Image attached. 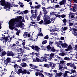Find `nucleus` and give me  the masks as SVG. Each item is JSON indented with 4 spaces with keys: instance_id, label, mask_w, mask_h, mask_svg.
<instances>
[{
    "instance_id": "obj_51",
    "label": "nucleus",
    "mask_w": 77,
    "mask_h": 77,
    "mask_svg": "<svg viewBox=\"0 0 77 77\" xmlns=\"http://www.w3.org/2000/svg\"><path fill=\"white\" fill-rule=\"evenodd\" d=\"M67 29H68V27H65L63 29V31H65V30H67Z\"/></svg>"
},
{
    "instance_id": "obj_1",
    "label": "nucleus",
    "mask_w": 77,
    "mask_h": 77,
    "mask_svg": "<svg viewBox=\"0 0 77 77\" xmlns=\"http://www.w3.org/2000/svg\"><path fill=\"white\" fill-rule=\"evenodd\" d=\"M1 5L4 7V9H10V6L11 5V4H10L9 2H7V4H6V2H5V0H1Z\"/></svg>"
},
{
    "instance_id": "obj_28",
    "label": "nucleus",
    "mask_w": 77,
    "mask_h": 77,
    "mask_svg": "<svg viewBox=\"0 0 77 77\" xmlns=\"http://www.w3.org/2000/svg\"><path fill=\"white\" fill-rule=\"evenodd\" d=\"M1 54L2 56H5L6 54V52L5 51H2Z\"/></svg>"
},
{
    "instance_id": "obj_49",
    "label": "nucleus",
    "mask_w": 77,
    "mask_h": 77,
    "mask_svg": "<svg viewBox=\"0 0 77 77\" xmlns=\"http://www.w3.org/2000/svg\"><path fill=\"white\" fill-rule=\"evenodd\" d=\"M75 66V65L71 63L70 65V67H71L72 68H73Z\"/></svg>"
},
{
    "instance_id": "obj_14",
    "label": "nucleus",
    "mask_w": 77,
    "mask_h": 77,
    "mask_svg": "<svg viewBox=\"0 0 77 77\" xmlns=\"http://www.w3.org/2000/svg\"><path fill=\"white\" fill-rule=\"evenodd\" d=\"M22 74H30V72L28 71H27L26 70H24L23 71H22Z\"/></svg>"
},
{
    "instance_id": "obj_31",
    "label": "nucleus",
    "mask_w": 77,
    "mask_h": 77,
    "mask_svg": "<svg viewBox=\"0 0 77 77\" xmlns=\"http://www.w3.org/2000/svg\"><path fill=\"white\" fill-rule=\"evenodd\" d=\"M65 61H64L63 60L60 61V64L63 65V63H65Z\"/></svg>"
},
{
    "instance_id": "obj_43",
    "label": "nucleus",
    "mask_w": 77,
    "mask_h": 77,
    "mask_svg": "<svg viewBox=\"0 0 77 77\" xmlns=\"http://www.w3.org/2000/svg\"><path fill=\"white\" fill-rule=\"evenodd\" d=\"M60 16L62 18H64L65 17H66V15H65L64 14H63L62 15H60Z\"/></svg>"
},
{
    "instance_id": "obj_4",
    "label": "nucleus",
    "mask_w": 77,
    "mask_h": 77,
    "mask_svg": "<svg viewBox=\"0 0 77 77\" xmlns=\"http://www.w3.org/2000/svg\"><path fill=\"white\" fill-rule=\"evenodd\" d=\"M19 50L20 51H21V53H20L18 55V59H21V56H22V55H23V54L24 53V51L23 49H22V48H20Z\"/></svg>"
},
{
    "instance_id": "obj_7",
    "label": "nucleus",
    "mask_w": 77,
    "mask_h": 77,
    "mask_svg": "<svg viewBox=\"0 0 77 77\" xmlns=\"http://www.w3.org/2000/svg\"><path fill=\"white\" fill-rule=\"evenodd\" d=\"M72 29L73 31V32L72 31V34L74 35L75 36H77V29L74 28H72Z\"/></svg>"
},
{
    "instance_id": "obj_33",
    "label": "nucleus",
    "mask_w": 77,
    "mask_h": 77,
    "mask_svg": "<svg viewBox=\"0 0 77 77\" xmlns=\"http://www.w3.org/2000/svg\"><path fill=\"white\" fill-rule=\"evenodd\" d=\"M73 24V23H72L70 22V21L69 22V27L72 26Z\"/></svg>"
},
{
    "instance_id": "obj_32",
    "label": "nucleus",
    "mask_w": 77,
    "mask_h": 77,
    "mask_svg": "<svg viewBox=\"0 0 77 77\" xmlns=\"http://www.w3.org/2000/svg\"><path fill=\"white\" fill-rule=\"evenodd\" d=\"M46 47L47 49H48V50H50V49H51V47H50V45H48V46Z\"/></svg>"
},
{
    "instance_id": "obj_35",
    "label": "nucleus",
    "mask_w": 77,
    "mask_h": 77,
    "mask_svg": "<svg viewBox=\"0 0 77 77\" xmlns=\"http://www.w3.org/2000/svg\"><path fill=\"white\" fill-rule=\"evenodd\" d=\"M63 68V66L62 65H60L59 66V69L60 70H62Z\"/></svg>"
},
{
    "instance_id": "obj_55",
    "label": "nucleus",
    "mask_w": 77,
    "mask_h": 77,
    "mask_svg": "<svg viewBox=\"0 0 77 77\" xmlns=\"http://www.w3.org/2000/svg\"><path fill=\"white\" fill-rule=\"evenodd\" d=\"M34 54H35L36 56H37V57H39V53L38 54L37 53H34Z\"/></svg>"
},
{
    "instance_id": "obj_34",
    "label": "nucleus",
    "mask_w": 77,
    "mask_h": 77,
    "mask_svg": "<svg viewBox=\"0 0 77 77\" xmlns=\"http://www.w3.org/2000/svg\"><path fill=\"white\" fill-rule=\"evenodd\" d=\"M39 76H41L42 77H44V75L43 74L40 73L39 72Z\"/></svg>"
},
{
    "instance_id": "obj_10",
    "label": "nucleus",
    "mask_w": 77,
    "mask_h": 77,
    "mask_svg": "<svg viewBox=\"0 0 77 77\" xmlns=\"http://www.w3.org/2000/svg\"><path fill=\"white\" fill-rule=\"evenodd\" d=\"M61 45L62 47H63V48H67V47H68V46L66 43H64L63 44L61 43Z\"/></svg>"
},
{
    "instance_id": "obj_2",
    "label": "nucleus",
    "mask_w": 77,
    "mask_h": 77,
    "mask_svg": "<svg viewBox=\"0 0 77 77\" xmlns=\"http://www.w3.org/2000/svg\"><path fill=\"white\" fill-rule=\"evenodd\" d=\"M22 18H23V17L19 16L17 17L16 19L15 20L16 22L18 23V26H19L20 27L23 26V22H22V21H21Z\"/></svg>"
},
{
    "instance_id": "obj_25",
    "label": "nucleus",
    "mask_w": 77,
    "mask_h": 77,
    "mask_svg": "<svg viewBox=\"0 0 77 77\" xmlns=\"http://www.w3.org/2000/svg\"><path fill=\"white\" fill-rule=\"evenodd\" d=\"M51 51L52 52H55V51H56V49H54V47H53L51 48Z\"/></svg>"
},
{
    "instance_id": "obj_40",
    "label": "nucleus",
    "mask_w": 77,
    "mask_h": 77,
    "mask_svg": "<svg viewBox=\"0 0 77 77\" xmlns=\"http://www.w3.org/2000/svg\"><path fill=\"white\" fill-rule=\"evenodd\" d=\"M55 16L56 17H58V18H60V19L61 16L59 14H55Z\"/></svg>"
},
{
    "instance_id": "obj_20",
    "label": "nucleus",
    "mask_w": 77,
    "mask_h": 77,
    "mask_svg": "<svg viewBox=\"0 0 77 77\" xmlns=\"http://www.w3.org/2000/svg\"><path fill=\"white\" fill-rule=\"evenodd\" d=\"M35 51H37V52H38L39 51V50H40V48H39V47H38V46H35Z\"/></svg>"
},
{
    "instance_id": "obj_42",
    "label": "nucleus",
    "mask_w": 77,
    "mask_h": 77,
    "mask_svg": "<svg viewBox=\"0 0 77 77\" xmlns=\"http://www.w3.org/2000/svg\"><path fill=\"white\" fill-rule=\"evenodd\" d=\"M27 35L28 34H27L24 33V34H23L24 38H27Z\"/></svg>"
},
{
    "instance_id": "obj_59",
    "label": "nucleus",
    "mask_w": 77,
    "mask_h": 77,
    "mask_svg": "<svg viewBox=\"0 0 77 77\" xmlns=\"http://www.w3.org/2000/svg\"><path fill=\"white\" fill-rule=\"evenodd\" d=\"M41 48H42V49H43V50H45V47L43 46L42 45L41 46Z\"/></svg>"
},
{
    "instance_id": "obj_27",
    "label": "nucleus",
    "mask_w": 77,
    "mask_h": 77,
    "mask_svg": "<svg viewBox=\"0 0 77 77\" xmlns=\"http://www.w3.org/2000/svg\"><path fill=\"white\" fill-rule=\"evenodd\" d=\"M2 38H3V39H4V41H8V37H2Z\"/></svg>"
},
{
    "instance_id": "obj_23",
    "label": "nucleus",
    "mask_w": 77,
    "mask_h": 77,
    "mask_svg": "<svg viewBox=\"0 0 77 77\" xmlns=\"http://www.w3.org/2000/svg\"><path fill=\"white\" fill-rule=\"evenodd\" d=\"M56 18H57L56 17L54 18L53 17L52 18H51L50 20L52 22H52V23H54V21H55V19H56Z\"/></svg>"
},
{
    "instance_id": "obj_46",
    "label": "nucleus",
    "mask_w": 77,
    "mask_h": 77,
    "mask_svg": "<svg viewBox=\"0 0 77 77\" xmlns=\"http://www.w3.org/2000/svg\"><path fill=\"white\" fill-rule=\"evenodd\" d=\"M40 18H41V17H40V16L39 15L37 17V20L38 21H39V20H40Z\"/></svg>"
},
{
    "instance_id": "obj_9",
    "label": "nucleus",
    "mask_w": 77,
    "mask_h": 77,
    "mask_svg": "<svg viewBox=\"0 0 77 77\" xmlns=\"http://www.w3.org/2000/svg\"><path fill=\"white\" fill-rule=\"evenodd\" d=\"M11 59L9 58V57H8L5 61V63L6 64H8L9 62H11Z\"/></svg>"
},
{
    "instance_id": "obj_63",
    "label": "nucleus",
    "mask_w": 77,
    "mask_h": 77,
    "mask_svg": "<svg viewBox=\"0 0 77 77\" xmlns=\"http://www.w3.org/2000/svg\"><path fill=\"white\" fill-rule=\"evenodd\" d=\"M64 39L65 38L63 37H61L60 38V39L61 40H64Z\"/></svg>"
},
{
    "instance_id": "obj_52",
    "label": "nucleus",
    "mask_w": 77,
    "mask_h": 77,
    "mask_svg": "<svg viewBox=\"0 0 77 77\" xmlns=\"http://www.w3.org/2000/svg\"><path fill=\"white\" fill-rule=\"evenodd\" d=\"M44 22V21H43V20H41V21H40L39 22V23L40 24H42V23H43V22Z\"/></svg>"
},
{
    "instance_id": "obj_13",
    "label": "nucleus",
    "mask_w": 77,
    "mask_h": 77,
    "mask_svg": "<svg viewBox=\"0 0 77 77\" xmlns=\"http://www.w3.org/2000/svg\"><path fill=\"white\" fill-rule=\"evenodd\" d=\"M44 20H50V17L48 16V15H44L43 16Z\"/></svg>"
},
{
    "instance_id": "obj_44",
    "label": "nucleus",
    "mask_w": 77,
    "mask_h": 77,
    "mask_svg": "<svg viewBox=\"0 0 77 77\" xmlns=\"http://www.w3.org/2000/svg\"><path fill=\"white\" fill-rule=\"evenodd\" d=\"M54 53H51L49 56L50 57H54Z\"/></svg>"
},
{
    "instance_id": "obj_37",
    "label": "nucleus",
    "mask_w": 77,
    "mask_h": 77,
    "mask_svg": "<svg viewBox=\"0 0 77 77\" xmlns=\"http://www.w3.org/2000/svg\"><path fill=\"white\" fill-rule=\"evenodd\" d=\"M18 66H18V65L17 64H15L14 66V67L15 68H18Z\"/></svg>"
},
{
    "instance_id": "obj_60",
    "label": "nucleus",
    "mask_w": 77,
    "mask_h": 77,
    "mask_svg": "<svg viewBox=\"0 0 77 77\" xmlns=\"http://www.w3.org/2000/svg\"><path fill=\"white\" fill-rule=\"evenodd\" d=\"M68 70L69 71V74H72V73H71V69H68Z\"/></svg>"
},
{
    "instance_id": "obj_30",
    "label": "nucleus",
    "mask_w": 77,
    "mask_h": 77,
    "mask_svg": "<svg viewBox=\"0 0 77 77\" xmlns=\"http://www.w3.org/2000/svg\"><path fill=\"white\" fill-rule=\"evenodd\" d=\"M65 54L64 53H60L59 54V56H65Z\"/></svg>"
},
{
    "instance_id": "obj_5",
    "label": "nucleus",
    "mask_w": 77,
    "mask_h": 77,
    "mask_svg": "<svg viewBox=\"0 0 77 77\" xmlns=\"http://www.w3.org/2000/svg\"><path fill=\"white\" fill-rule=\"evenodd\" d=\"M6 54L7 56H14V54L12 51H8L6 52Z\"/></svg>"
},
{
    "instance_id": "obj_58",
    "label": "nucleus",
    "mask_w": 77,
    "mask_h": 77,
    "mask_svg": "<svg viewBox=\"0 0 77 77\" xmlns=\"http://www.w3.org/2000/svg\"><path fill=\"white\" fill-rule=\"evenodd\" d=\"M35 75L36 76H38V75H39V72H36L35 73Z\"/></svg>"
},
{
    "instance_id": "obj_45",
    "label": "nucleus",
    "mask_w": 77,
    "mask_h": 77,
    "mask_svg": "<svg viewBox=\"0 0 77 77\" xmlns=\"http://www.w3.org/2000/svg\"><path fill=\"white\" fill-rule=\"evenodd\" d=\"M30 26H33L35 28V29H36L37 27V26H36L35 25H34L33 24H30Z\"/></svg>"
},
{
    "instance_id": "obj_11",
    "label": "nucleus",
    "mask_w": 77,
    "mask_h": 77,
    "mask_svg": "<svg viewBox=\"0 0 77 77\" xmlns=\"http://www.w3.org/2000/svg\"><path fill=\"white\" fill-rule=\"evenodd\" d=\"M33 61L35 62H42L41 60H40L39 59V58L36 57V59H34L33 60Z\"/></svg>"
},
{
    "instance_id": "obj_38",
    "label": "nucleus",
    "mask_w": 77,
    "mask_h": 77,
    "mask_svg": "<svg viewBox=\"0 0 77 77\" xmlns=\"http://www.w3.org/2000/svg\"><path fill=\"white\" fill-rule=\"evenodd\" d=\"M60 8L61 7L60 6H59V5H57L55 6V8Z\"/></svg>"
},
{
    "instance_id": "obj_56",
    "label": "nucleus",
    "mask_w": 77,
    "mask_h": 77,
    "mask_svg": "<svg viewBox=\"0 0 77 77\" xmlns=\"http://www.w3.org/2000/svg\"><path fill=\"white\" fill-rule=\"evenodd\" d=\"M71 64V63H68L66 64V65L67 66H70Z\"/></svg>"
},
{
    "instance_id": "obj_62",
    "label": "nucleus",
    "mask_w": 77,
    "mask_h": 77,
    "mask_svg": "<svg viewBox=\"0 0 77 77\" xmlns=\"http://www.w3.org/2000/svg\"><path fill=\"white\" fill-rule=\"evenodd\" d=\"M16 44L17 46H18V47H20V44L19 43H18V42H17L16 43Z\"/></svg>"
},
{
    "instance_id": "obj_64",
    "label": "nucleus",
    "mask_w": 77,
    "mask_h": 77,
    "mask_svg": "<svg viewBox=\"0 0 77 77\" xmlns=\"http://www.w3.org/2000/svg\"><path fill=\"white\" fill-rule=\"evenodd\" d=\"M73 1L75 3H77V0H73Z\"/></svg>"
},
{
    "instance_id": "obj_17",
    "label": "nucleus",
    "mask_w": 77,
    "mask_h": 77,
    "mask_svg": "<svg viewBox=\"0 0 77 77\" xmlns=\"http://www.w3.org/2000/svg\"><path fill=\"white\" fill-rule=\"evenodd\" d=\"M62 74H63V73H62V72H60L56 73V76H57V77H61Z\"/></svg>"
},
{
    "instance_id": "obj_24",
    "label": "nucleus",
    "mask_w": 77,
    "mask_h": 77,
    "mask_svg": "<svg viewBox=\"0 0 77 77\" xmlns=\"http://www.w3.org/2000/svg\"><path fill=\"white\" fill-rule=\"evenodd\" d=\"M62 21L63 22V23L64 24V26H66V19L64 18L63 20H62Z\"/></svg>"
},
{
    "instance_id": "obj_61",
    "label": "nucleus",
    "mask_w": 77,
    "mask_h": 77,
    "mask_svg": "<svg viewBox=\"0 0 77 77\" xmlns=\"http://www.w3.org/2000/svg\"><path fill=\"white\" fill-rule=\"evenodd\" d=\"M20 32L17 31L16 34L17 35H19L20 34Z\"/></svg>"
},
{
    "instance_id": "obj_41",
    "label": "nucleus",
    "mask_w": 77,
    "mask_h": 77,
    "mask_svg": "<svg viewBox=\"0 0 77 77\" xmlns=\"http://www.w3.org/2000/svg\"><path fill=\"white\" fill-rule=\"evenodd\" d=\"M44 66L46 68H49V65L47 64H45L44 65Z\"/></svg>"
},
{
    "instance_id": "obj_54",
    "label": "nucleus",
    "mask_w": 77,
    "mask_h": 77,
    "mask_svg": "<svg viewBox=\"0 0 77 77\" xmlns=\"http://www.w3.org/2000/svg\"><path fill=\"white\" fill-rule=\"evenodd\" d=\"M68 48L69 50H71V49L72 48V47H71V45H70L68 47Z\"/></svg>"
},
{
    "instance_id": "obj_53",
    "label": "nucleus",
    "mask_w": 77,
    "mask_h": 77,
    "mask_svg": "<svg viewBox=\"0 0 77 77\" xmlns=\"http://www.w3.org/2000/svg\"><path fill=\"white\" fill-rule=\"evenodd\" d=\"M34 11H34V10H31V14H32V15H33V14L35 13V12H34Z\"/></svg>"
},
{
    "instance_id": "obj_19",
    "label": "nucleus",
    "mask_w": 77,
    "mask_h": 77,
    "mask_svg": "<svg viewBox=\"0 0 77 77\" xmlns=\"http://www.w3.org/2000/svg\"><path fill=\"white\" fill-rule=\"evenodd\" d=\"M72 14H73V13L71 12H70L69 16L70 17H71V18H75V17Z\"/></svg>"
},
{
    "instance_id": "obj_26",
    "label": "nucleus",
    "mask_w": 77,
    "mask_h": 77,
    "mask_svg": "<svg viewBox=\"0 0 77 77\" xmlns=\"http://www.w3.org/2000/svg\"><path fill=\"white\" fill-rule=\"evenodd\" d=\"M41 6V5H38L37 6H35V8H35V9H39Z\"/></svg>"
},
{
    "instance_id": "obj_8",
    "label": "nucleus",
    "mask_w": 77,
    "mask_h": 77,
    "mask_svg": "<svg viewBox=\"0 0 77 77\" xmlns=\"http://www.w3.org/2000/svg\"><path fill=\"white\" fill-rule=\"evenodd\" d=\"M66 0H63L59 2L60 5V6H62V5H65V4L66 3Z\"/></svg>"
},
{
    "instance_id": "obj_50",
    "label": "nucleus",
    "mask_w": 77,
    "mask_h": 77,
    "mask_svg": "<svg viewBox=\"0 0 77 77\" xmlns=\"http://www.w3.org/2000/svg\"><path fill=\"white\" fill-rule=\"evenodd\" d=\"M38 35L40 36H43V34L41 32H39Z\"/></svg>"
},
{
    "instance_id": "obj_39",
    "label": "nucleus",
    "mask_w": 77,
    "mask_h": 77,
    "mask_svg": "<svg viewBox=\"0 0 77 77\" xmlns=\"http://www.w3.org/2000/svg\"><path fill=\"white\" fill-rule=\"evenodd\" d=\"M28 12H28V10H26L25 11H23V13L24 14H27Z\"/></svg>"
},
{
    "instance_id": "obj_21",
    "label": "nucleus",
    "mask_w": 77,
    "mask_h": 77,
    "mask_svg": "<svg viewBox=\"0 0 77 77\" xmlns=\"http://www.w3.org/2000/svg\"><path fill=\"white\" fill-rule=\"evenodd\" d=\"M22 69H20L18 70L17 73V74H19V75H20V74H21V73H22Z\"/></svg>"
},
{
    "instance_id": "obj_47",
    "label": "nucleus",
    "mask_w": 77,
    "mask_h": 77,
    "mask_svg": "<svg viewBox=\"0 0 77 77\" xmlns=\"http://www.w3.org/2000/svg\"><path fill=\"white\" fill-rule=\"evenodd\" d=\"M67 74L66 73H64L63 74V76L64 77H67V76H68V75H67Z\"/></svg>"
},
{
    "instance_id": "obj_6",
    "label": "nucleus",
    "mask_w": 77,
    "mask_h": 77,
    "mask_svg": "<svg viewBox=\"0 0 77 77\" xmlns=\"http://www.w3.org/2000/svg\"><path fill=\"white\" fill-rule=\"evenodd\" d=\"M77 4H74L73 8H71L70 11H72L73 12H76L77 11Z\"/></svg>"
},
{
    "instance_id": "obj_57",
    "label": "nucleus",
    "mask_w": 77,
    "mask_h": 77,
    "mask_svg": "<svg viewBox=\"0 0 77 77\" xmlns=\"http://www.w3.org/2000/svg\"><path fill=\"white\" fill-rule=\"evenodd\" d=\"M22 22H25V20H24V17H22V18L21 19Z\"/></svg>"
},
{
    "instance_id": "obj_36",
    "label": "nucleus",
    "mask_w": 77,
    "mask_h": 77,
    "mask_svg": "<svg viewBox=\"0 0 77 77\" xmlns=\"http://www.w3.org/2000/svg\"><path fill=\"white\" fill-rule=\"evenodd\" d=\"M47 40H45L43 41L42 42V44H43V45H44V44H47Z\"/></svg>"
},
{
    "instance_id": "obj_15",
    "label": "nucleus",
    "mask_w": 77,
    "mask_h": 77,
    "mask_svg": "<svg viewBox=\"0 0 77 77\" xmlns=\"http://www.w3.org/2000/svg\"><path fill=\"white\" fill-rule=\"evenodd\" d=\"M20 66L23 68H25V67H26L27 66V64L25 63L24 62H23L21 63Z\"/></svg>"
},
{
    "instance_id": "obj_3",
    "label": "nucleus",
    "mask_w": 77,
    "mask_h": 77,
    "mask_svg": "<svg viewBox=\"0 0 77 77\" xmlns=\"http://www.w3.org/2000/svg\"><path fill=\"white\" fill-rule=\"evenodd\" d=\"M15 19H14L10 21L9 22V24L10 26L9 28L10 29H11L12 30L15 29Z\"/></svg>"
},
{
    "instance_id": "obj_22",
    "label": "nucleus",
    "mask_w": 77,
    "mask_h": 77,
    "mask_svg": "<svg viewBox=\"0 0 77 77\" xmlns=\"http://www.w3.org/2000/svg\"><path fill=\"white\" fill-rule=\"evenodd\" d=\"M71 73H75V75H77V72L75 70L71 69Z\"/></svg>"
},
{
    "instance_id": "obj_48",
    "label": "nucleus",
    "mask_w": 77,
    "mask_h": 77,
    "mask_svg": "<svg viewBox=\"0 0 77 77\" xmlns=\"http://www.w3.org/2000/svg\"><path fill=\"white\" fill-rule=\"evenodd\" d=\"M49 38L48 35H47L44 37V39H48Z\"/></svg>"
},
{
    "instance_id": "obj_16",
    "label": "nucleus",
    "mask_w": 77,
    "mask_h": 77,
    "mask_svg": "<svg viewBox=\"0 0 77 77\" xmlns=\"http://www.w3.org/2000/svg\"><path fill=\"white\" fill-rule=\"evenodd\" d=\"M37 11L38 10L37 9H35L34 11V14H35V16H34V19H35V18H36V16L38 15V14H37L38 13V12H37Z\"/></svg>"
},
{
    "instance_id": "obj_29",
    "label": "nucleus",
    "mask_w": 77,
    "mask_h": 77,
    "mask_svg": "<svg viewBox=\"0 0 77 77\" xmlns=\"http://www.w3.org/2000/svg\"><path fill=\"white\" fill-rule=\"evenodd\" d=\"M23 41H22V44L23 46H24L26 44V42L25 41V40H22Z\"/></svg>"
},
{
    "instance_id": "obj_12",
    "label": "nucleus",
    "mask_w": 77,
    "mask_h": 77,
    "mask_svg": "<svg viewBox=\"0 0 77 77\" xmlns=\"http://www.w3.org/2000/svg\"><path fill=\"white\" fill-rule=\"evenodd\" d=\"M44 22L46 24H50L51 23V22L49 20H47L46 19H45L44 20Z\"/></svg>"
},
{
    "instance_id": "obj_18",
    "label": "nucleus",
    "mask_w": 77,
    "mask_h": 77,
    "mask_svg": "<svg viewBox=\"0 0 77 77\" xmlns=\"http://www.w3.org/2000/svg\"><path fill=\"white\" fill-rule=\"evenodd\" d=\"M43 8V11L44 12L43 14L45 15H47L48 12L47 11L45 10V8Z\"/></svg>"
}]
</instances>
